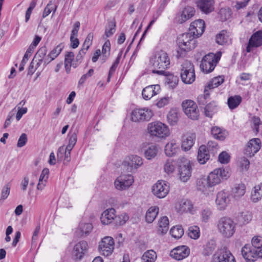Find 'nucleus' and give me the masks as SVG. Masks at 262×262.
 Here are the masks:
<instances>
[{"mask_svg": "<svg viewBox=\"0 0 262 262\" xmlns=\"http://www.w3.org/2000/svg\"><path fill=\"white\" fill-rule=\"evenodd\" d=\"M168 122L172 125L177 122L179 119V113L175 110H171L167 115Z\"/></svg>", "mask_w": 262, "mask_h": 262, "instance_id": "56", "label": "nucleus"}, {"mask_svg": "<svg viewBox=\"0 0 262 262\" xmlns=\"http://www.w3.org/2000/svg\"><path fill=\"white\" fill-rule=\"evenodd\" d=\"M194 35L190 32L181 34L178 38V43L180 50L177 51V57H183L186 52L194 49L196 47V40Z\"/></svg>", "mask_w": 262, "mask_h": 262, "instance_id": "2", "label": "nucleus"}, {"mask_svg": "<svg viewBox=\"0 0 262 262\" xmlns=\"http://www.w3.org/2000/svg\"><path fill=\"white\" fill-rule=\"evenodd\" d=\"M160 86L159 84L151 85L145 88L142 93L143 98L145 100H149L154 95L160 91Z\"/></svg>", "mask_w": 262, "mask_h": 262, "instance_id": "25", "label": "nucleus"}, {"mask_svg": "<svg viewBox=\"0 0 262 262\" xmlns=\"http://www.w3.org/2000/svg\"><path fill=\"white\" fill-rule=\"evenodd\" d=\"M157 253L152 250L145 252L141 257V262H155L157 259Z\"/></svg>", "mask_w": 262, "mask_h": 262, "instance_id": "41", "label": "nucleus"}, {"mask_svg": "<svg viewBox=\"0 0 262 262\" xmlns=\"http://www.w3.org/2000/svg\"><path fill=\"white\" fill-rule=\"evenodd\" d=\"M197 7L202 12L208 14L214 10L213 0H198Z\"/></svg>", "mask_w": 262, "mask_h": 262, "instance_id": "24", "label": "nucleus"}, {"mask_svg": "<svg viewBox=\"0 0 262 262\" xmlns=\"http://www.w3.org/2000/svg\"><path fill=\"white\" fill-rule=\"evenodd\" d=\"M170 233L175 238H180L184 234V230L181 226L173 227L170 230Z\"/></svg>", "mask_w": 262, "mask_h": 262, "instance_id": "51", "label": "nucleus"}, {"mask_svg": "<svg viewBox=\"0 0 262 262\" xmlns=\"http://www.w3.org/2000/svg\"><path fill=\"white\" fill-rule=\"evenodd\" d=\"M241 252L247 262H254L258 257L256 249L249 244H246L242 248Z\"/></svg>", "mask_w": 262, "mask_h": 262, "instance_id": "21", "label": "nucleus"}, {"mask_svg": "<svg viewBox=\"0 0 262 262\" xmlns=\"http://www.w3.org/2000/svg\"><path fill=\"white\" fill-rule=\"evenodd\" d=\"M211 262H236L231 252L223 249L217 251L213 256Z\"/></svg>", "mask_w": 262, "mask_h": 262, "instance_id": "13", "label": "nucleus"}, {"mask_svg": "<svg viewBox=\"0 0 262 262\" xmlns=\"http://www.w3.org/2000/svg\"><path fill=\"white\" fill-rule=\"evenodd\" d=\"M252 247L257 249L262 246V237L260 236H254L251 241Z\"/></svg>", "mask_w": 262, "mask_h": 262, "instance_id": "62", "label": "nucleus"}, {"mask_svg": "<svg viewBox=\"0 0 262 262\" xmlns=\"http://www.w3.org/2000/svg\"><path fill=\"white\" fill-rule=\"evenodd\" d=\"M236 225L231 219L223 217L218 221L217 229L224 237L229 238L235 233Z\"/></svg>", "mask_w": 262, "mask_h": 262, "instance_id": "3", "label": "nucleus"}, {"mask_svg": "<svg viewBox=\"0 0 262 262\" xmlns=\"http://www.w3.org/2000/svg\"><path fill=\"white\" fill-rule=\"evenodd\" d=\"M208 149L205 145H201L198 150V161L201 164H204L210 158Z\"/></svg>", "mask_w": 262, "mask_h": 262, "instance_id": "30", "label": "nucleus"}, {"mask_svg": "<svg viewBox=\"0 0 262 262\" xmlns=\"http://www.w3.org/2000/svg\"><path fill=\"white\" fill-rule=\"evenodd\" d=\"M229 177V171L224 168H216L210 172L207 176L211 187L220 184L222 181L227 180Z\"/></svg>", "mask_w": 262, "mask_h": 262, "instance_id": "6", "label": "nucleus"}, {"mask_svg": "<svg viewBox=\"0 0 262 262\" xmlns=\"http://www.w3.org/2000/svg\"><path fill=\"white\" fill-rule=\"evenodd\" d=\"M262 199V183L256 185L252 189L251 194V200L256 203Z\"/></svg>", "mask_w": 262, "mask_h": 262, "instance_id": "31", "label": "nucleus"}, {"mask_svg": "<svg viewBox=\"0 0 262 262\" xmlns=\"http://www.w3.org/2000/svg\"><path fill=\"white\" fill-rule=\"evenodd\" d=\"M252 219V215L250 212L246 211L241 213L238 220L240 223L243 224L248 223Z\"/></svg>", "mask_w": 262, "mask_h": 262, "instance_id": "57", "label": "nucleus"}, {"mask_svg": "<svg viewBox=\"0 0 262 262\" xmlns=\"http://www.w3.org/2000/svg\"><path fill=\"white\" fill-rule=\"evenodd\" d=\"M37 3V0H32L31 3L30 4V6L28 9L26 11V16H25V20L26 22H27L29 19H30L31 14L32 13V11L33 9L35 7Z\"/></svg>", "mask_w": 262, "mask_h": 262, "instance_id": "61", "label": "nucleus"}, {"mask_svg": "<svg viewBox=\"0 0 262 262\" xmlns=\"http://www.w3.org/2000/svg\"><path fill=\"white\" fill-rule=\"evenodd\" d=\"M163 168L166 173L168 174L172 173L176 169V165L173 160H167L164 164Z\"/></svg>", "mask_w": 262, "mask_h": 262, "instance_id": "48", "label": "nucleus"}, {"mask_svg": "<svg viewBox=\"0 0 262 262\" xmlns=\"http://www.w3.org/2000/svg\"><path fill=\"white\" fill-rule=\"evenodd\" d=\"M158 232L161 234H165L169 229V220L167 216H163L158 222Z\"/></svg>", "mask_w": 262, "mask_h": 262, "instance_id": "36", "label": "nucleus"}, {"mask_svg": "<svg viewBox=\"0 0 262 262\" xmlns=\"http://www.w3.org/2000/svg\"><path fill=\"white\" fill-rule=\"evenodd\" d=\"M261 46H262V30L258 31L252 35L249 40L246 51L250 53L252 51V48Z\"/></svg>", "mask_w": 262, "mask_h": 262, "instance_id": "18", "label": "nucleus"}, {"mask_svg": "<svg viewBox=\"0 0 262 262\" xmlns=\"http://www.w3.org/2000/svg\"><path fill=\"white\" fill-rule=\"evenodd\" d=\"M47 49L46 47H42L38 50L34 58L38 60L36 63L37 67L36 68L40 66L42 62V60H43V58L47 54Z\"/></svg>", "mask_w": 262, "mask_h": 262, "instance_id": "45", "label": "nucleus"}, {"mask_svg": "<svg viewBox=\"0 0 262 262\" xmlns=\"http://www.w3.org/2000/svg\"><path fill=\"white\" fill-rule=\"evenodd\" d=\"M195 11L194 8L190 6L186 7L182 11L178 14L176 17V21L179 24H183L194 16Z\"/></svg>", "mask_w": 262, "mask_h": 262, "instance_id": "23", "label": "nucleus"}, {"mask_svg": "<svg viewBox=\"0 0 262 262\" xmlns=\"http://www.w3.org/2000/svg\"><path fill=\"white\" fill-rule=\"evenodd\" d=\"M209 97V93L208 91L205 88L204 94L200 95L198 97V102L200 105H205L207 101V99Z\"/></svg>", "mask_w": 262, "mask_h": 262, "instance_id": "60", "label": "nucleus"}, {"mask_svg": "<svg viewBox=\"0 0 262 262\" xmlns=\"http://www.w3.org/2000/svg\"><path fill=\"white\" fill-rule=\"evenodd\" d=\"M148 131H166L169 130L167 126L159 121L149 123L147 126Z\"/></svg>", "mask_w": 262, "mask_h": 262, "instance_id": "32", "label": "nucleus"}, {"mask_svg": "<svg viewBox=\"0 0 262 262\" xmlns=\"http://www.w3.org/2000/svg\"><path fill=\"white\" fill-rule=\"evenodd\" d=\"M164 75L167 76L166 81L169 86L172 89L175 88L178 83L179 78L176 76H174L173 74H170L167 72H166V74Z\"/></svg>", "mask_w": 262, "mask_h": 262, "instance_id": "50", "label": "nucleus"}, {"mask_svg": "<svg viewBox=\"0 0 262 262\" xmlns=\"http://www.w3.org/2000/svg\"><path fill=\"white\" fill-rule=\"evenodd\" d=\"M215 244L213 241H209L205 245L204 250L203 254L205 255H208L210 254L213 250L215 248Z\"/></svg>", "mask_w": 262, "mask_h": 262, "instance_id": "58", "label": "nucleus"}, {"mask_svg": "<svg viewBox=\"0 0 262 262\" xmlns=\"http://www.w3.org/2000/svg\"><path fill=\"white\" fill-rule=\"evenodd\" d=\"M149 137L151 141L159 142L165 140L170 136L169 132H148Z\"/></svg>", "mask_w": 262, "mask_h": 262, "instance_id": "34", "label": "nucleus"}, {"mask_svg": "<svg viewBox=\"0 0 262 262\" xmlns=\"http://www.w3.org/2000/svg\"><path fill=\"white\" fill-rule=\"evenodd\" d=\"M178 163L180 179L184 182H187L191 176L192 162L189 159L182 157L178 159Z\"/></svg>", "mask_w": 262, "mask_h": 262, "instance_id": "4", "label": "nucleus"}, {"mask_svg": "<svg viewBox=\"0 0 262 262\" xmlns=\"http://www.w3.org/2000/svg\"><path fill=\"white\" fill-rule=\"evenodd\" d=\"M134 182V177L131 174H121L118 177L114 182V186L118 190H125L132 185Z\"/></svg>", "mask_w": 262, "mask_h": 262, "instance_id": "10", "label": "nucleus"}, {"mask_svg": "<svg viewBox=\"0 0 262 262\" xmlns=\"http://www.w3.org/2000/svg\"><path fill=\"white\" fill-rule=\"evenodd\" d=\"M158 148L157 146L152 145L149 146L144 151V156L147 160L154 158L157 155Z\"/></svg>", "mask_w": 262, "mask_h": 262, "instance_id": "46", "label": "nucleus"}, {"mask_svg": "<svg viewBox=\"0 0 262 262\" xmlns=\"http://www.w3.org/2000/svg\"><path fill=\"white\" fill-rule=\"evenodd\" d=\"M245 192L246 186L243 183L235 185L232 189V194L236 199L244 196Z\"/></svg>", "mask_w": 262, "mask_h": 262, "instance_id": "33", "label": "nucleus"}, {"mask_svg": "<svg viewBox=\"0 0 262 262\" xmlns=\"http://www.w3.org/2000/svg\"><path fill=\"white\" fill-rule=\"evenodd\" d=\"M75 68L77 67V63L74 60V54L72 52H67L64 56V67L66 72L68 73L70 72L71 68Z\"/></svg>", "mask_w": 262, "mask_h": 262, "instance_id": "29", "label": "nucleus"}, {"mask_svg": "<svg viewBox=\"0 0 262 262\" xmlns=\"http://www.w3.org/2000/svg\"><path fill=\"white\" fill-rule=\"evenodd\" d=\"M116 211L114 208H110L104 211L101 214L100 220L103 225H108L113 220L116 221Z\"/></svg>", "mask_w": 262, "mask_h": 262, "instance_id": "27", "label": "nucleus"}, {"mask_svg": "<svg viewBox=\"0 0 262 262\" xmlns=\"http://www.w3.org/2000/svg\"><path fill=\"white\" fill-rule=\"evenodd\" d=\"M169 191V186L166 181H158L152 187V192L159 198H165Z\"/></svg>", "mask_w": 262, "mask_h": 262, "instance_id": "12", "label": "nucleus"}, {"mask_svg": "<svg viewBox=\"0 0 262 262\" xmlns=\"http://www.w3.org/2000/svg\"><path fill=\"white\" fill-rule=\"evenodd\" d=\"M49 170L48 168H44L41 173L39 179V182L37 186V188L38 190H42L46 185V181L48 178Z\"/></svg>", "mask_w": 262, "mask_h": 262, "instance_id": "42", "label": "nucleus"}, {"mask_svg": "<svg viewBox=\"0 0 262 262\" xmlns=\"http://www.w3.org/2000/svg\"><path fill=\"white\" fill-rule=\"evenodd\" d=\"M159 212V208L157 206L150 207L146 211L145 220L148 223H151L157 216Z\"/></svg>", "mask_w": 262, "mask_h": 262, "instance_id": "37", "label": "nucleus"}, {"mask_svg": "<svg viewBox=\"0 0 262 262\" xmlns=\"http://www.w3.org/2000/svg\"><path fill=\"white\" fill-rule=\"evenodd\" d=\"M216 42L219 45H224L231 42L229 33L225 30H223L216 36Z\"/></svg>", "mask_w": 262, "mask_h": 262, "instance_id": "35", "label": "nucleus"}, {"mask_svg": "<svg viewBox=\"0 0 262 262\" xmlns=\"http://www.w3.org/2000/svg\"><path fill=\"white\" fill-rule=\"evenodd\" d=\"M116 21L114 19H113L108 21V23L105 27L104 35L103 36L104 39L112 36L116 31Z\"/></svg>", "mask_w": 262, "mask_h": 262, "instance_id": "38", "label": "nucleus"}, {"mask_svg": "<svg viewBox=\"0 0 262 262\" xmlns=\"http://www.w3.org/2000/svg\"><path fill=\"white\" fill-rule=\"evenodd\" d=\"M230 201V194L228 192L222 190L217 193L215 204L219 210H225L229 205Z\"/></svg>", "mask_w": 262, "mask_h": 262, "instance_id": "17", "label": "nucleus"}, {"mask_svg": "<svg viewBox=\"0 0 262 262\" xmlns=\"http://www.w3.org/2000/svg\"><path fill=\"white\" fill-rule=\"evenodd\" d=\"M150 62L154 68L152 70L153 73L159 75L166 74L165 70L169 67L170 60L166 52L163 51L159 52L150 59Z\"/></svg>", "mask_w": 262, "mask_h": 262, "instance_id": "1", "label": "nucleus"}, {"mask_svg": "<svg viewBox=\"0 0 262 262\" xmlns=\"http://www.w3.org/2000/svg\"><path fill=\"white\" fill-rule=\"evenodd\" d=\"M190 254V249L186 246H178L172 249L170 253V256L174 259L180 260L187 256Z\"/></svg>", "mask_w": 262, "mask_h": 262, "instance_id": "19", "label": "nucleus"}, {"mask_svg": "<svg viewBox=\"0 0 262 262\" xmlns=\"http://www.w3.org/2000/svg\"><path fill=\"white\" fill-rule=\"evenodd\" d=\"M93 229V226L91 223L81 222L79 225V229L80 231L81 235H88Z\"/></svg>", "mask_w": 262, "mask_h": 262, "instance_id": "43", "label": "nucleus"}, {"mask_svg": "<svg viewBox=\"0 0 262 262\" xmlns=\"http://www.w3.org/2000/svg\"><path fill=\"white\" fill-rule=\"evenodd\" d=\"M129 219V216L126 213H122L121 215L116 217V223L119 225L124 224Z\"/></svg>", "mask_w": 262, "mask_h": 262, "instance_id": "64", "label": "nucleus"}, {"mask_svg": "<svg viewBox=\"0 0 262 262\" xmlns=\"http://www.w3.org/2000/svg\"><path fill=\"white\" fill-rule=\"evenodd\" d=\"M68 144L66 146L68 150H72L77 142V135L75 132H70L68 137Z\"/></svg>", "mask_w": 262, "mask_h": 262, "instance_id": "52", "label": "nucleus"}, {"mask_svg": "<svg viewBox=\"0 0 262 262\" xmlns=\"http://www.w3.org/2000/svg\"><path fill=\"white\" fill-rule=\"evenodd\" d=\"M242 102V97L239 95L230 96L228 98L227 104L230 109L236 108Z\"/></svg>", "mask_w": 262, "mask_h": 262, "instance_id": "44", "label": "nucleus"}, {"mask_svg": "<svg viewBox=\"0 0 262 262\" xmlns=\"http://www.w3.org/2000/svg\"><path fill=\"white\" fill-rule=\"evenodd\" d=\"M196 136L194 133L187 132L182 139L181 148L185 151L189 150L193 146Z\"/></svg>", "mask_w": 262, "mask_h": 262, "instance_id": "22", "label": "nucleus"}, {"mask_svg": "<svg viewBox=\"0 0 262 262\" xmlns=\"http://www.w3.org/2000/svg\"><path fill=\"white\" fill-rule=\"evenodd\" d=\"M230 159V156L226 151H222L219 156V161L223 164L228 163Z\"/></svg>", "mask_w": 262, "mask_h": 262, "instance_id": "63", "label": "nucleus"}, {"mask_svg": "<svg viewBox=\"0 0 262 262\" xmlns=\"http://www.w3.org/2000/svg\"><path fill=\"white\" fill-rule=\"evenodd\" d=\"M217 111V104L215 101H212L207 104L204 108V113L206 116L211 117L213 114Z\"/></svg>", "mask_w": 262, "mask_h": 262, "instance_id": "40", "label": "nucleus"}, {"mask_svg": "<svg viewBox=\"0 0 262 262\" xmlns=\"http://www.w3.org/2000/svg\"><path fill=\"white\" fill-rule=\"evenodd\" d=\"M177 211L180 213L189 212L193 214L195 210L193 209L191 202L188 200H184L180 202L176 206Z\"/></svg>", "mask_w": 262, "mask_h": 262, "instance_id": "28", "label": "nucleus"}, {"mask_svg": "<svg viewBox=\"0 0 262 262\" xmlns=\"http://www.w3.org/2000/svg\"><path fill=\"white\" fill-rule=\"evenodd\" d=\"M205 28V24L203 20L198 19L192 22L189 28L190 32L195 38L199 37L203 33Z\"/></svg>", "mask_w": 262, "mask_h": 262, "instance_id": "20", "label": "nucleus"}, {"mask_svg": "<svg viewBox=\"0 0 262 262\" xmlns=\"http://www.w3.org/2000/svg\"><path fill=\"white\" fill-rule=\"evenodd\" d=\"M152 111L147 107L134 109L131 114V119L134 122L148 121L153 116Z\"/></svg>", "mask_w": 262, "mask_h": 262, "instance_id": "9", "label": "nucleus"}, {"mask_svg": "<svg viewBox=\"0 0 262 262\" xmlns=\"http://www.w3.org/2000/svg\"><path fill=\"white\" fill-rule=\"evenodd\" d=\"M185 114L192 120H197L199 118V110L196 104L192 100H186L182 104Z\"/></svg>", "mask_w": 262, "mask_h": 262, "instance_id": "11", "label": "nucleus"}, {"mask_svg": "<svg viewBox=\"0 0 262 262\" xmlns=\"http://www.w3.org/2000/svg\"><path fill=\"white\" fill-rule=\"evenodd\" d=\"M188 235L192 239H196L200 236V228L198 226H191L188 230Z\"/></svg>", "mask_w": 262, "mask_h": 262, "instance_id": "49", "label": "nucleus"}, {"mask_svg": "<svg viewBox=\"0 0 262 262\" xmlns=\"http://www.w3.org/2000/svg\"><path fill=\"white\" fill-rule=\"evenodd\" d=\"M221 56V52L217 53V54L210 53L204 56L200 64L201 70L205 73L212 72L220 60Z\"/></svg>", "mask_w": 262, "mask_h": 262, "instance_id": "5", "label": "nucleus"}, {"mask_svg": "<svg viewBox=\"0 0 262 262\" xmlns=\"http://www.w3.org/2000/svg\"><path fill=\"white\" fill-rule=\"evenodd\" d=\"M180 150L179 145L175 140H171L165 146L164 152L166 156H174Z\"/></svg>", "mask_w": 262, "mask_h": 262, "instance_id": "26", "label": "nucleus"}, {"mask_svg": "<svg viewBox=\"0 0 262 262\" xmlns=\"http://www.w3.org/2000/svg\"><path fill=\"white\" fill-rule=\"evenodd\" d=\"M224 81V77L223 76H219L212 78L205 86L208 91L213 89L220 85Z\"/></svg>", "mask_w": 262, "mask_h": 262, "instance_id": "39", "label": "nucleus"}, {"mask_svg": "<svg viewBox=\"0 0 262 262\" xmlns=\"http://www.w3.org/2000/svg\"><path fill=\"white\" fill-rule=\"evenodd\" d=\"M143 164V161L141 157L132 155L125 158L122 165L128 172H135Z\"/></svg>", "mask_w": 262, "mask_h": 262, "instance_id": "7", "label": "nucleus"}, {"mask_svg": "<svg viewBox=\"0 0 262 262\" xmlns=\"http://www.w3.org/2000/svg\"><path fill=\"white\" fill-rule=\"evenodd\" d=\"M99 249L101 254L105 256L110 255L114 249V241L111 236L104 237L99 244Z\"/></svg>", "mask_w": 262, "mask_h": 262, "instance_id": "15", "label": "nucleus"}, {"mask_svg": "<svg viewBox=\"0 0 262 262\" xmlns=\"http://www.w3.org/2000/svg\"><path fill=\"white\" fill-rule=\"evenodd\" d=\"M88 245L86 242L81 241L76 243L73 249L72 255L74 259L80 260L87 252Z\"/></svg>", "mask_w": 262, "mask_h": 262, "instance_id": "16", "label": "nucleus"}, {"mask_svg": "<svg viewBox=\"0 0 262 262\" xmlns=\"http://www.w3.org/2000/svg\"><path fill=\"white\" fill-rule=\"evenodd\" d=\"M197 187L200 190L203 192L206 191L208 188H211L207 177L199 179L197 181Z\"/></svg>", "mask_w": 262, "mask_h": 262, "instance_id": "47", "label": "nucleus"}, {"mask_svg": "<svg viewBox=\"0 0 262 262\" xmlns=\"http://www.w3.org/2000/svg\"><path fill=\"white\" fill-rule=\"evenodd\" d=\"M261 147V141L258 138H253L249 140L246 145L244 154L247 157L251 158L257 153Z\"/></svg>", "mask_w": 262, "mask_h": 262, "instance_id": "14", "label": "nucleus"}, {"mask_svg": "<svg viewBox=\"0 0 262 262\" xmlns=\"http://www.w3.org/2000/svg\"><path fill=\"white\" fill-rule=\"evenodd\" d=\"M181 77L183 82L191 84L195 80L194 66L189 61L185 60L182 64Z\"/></svg>", "mask_w": 262, "mask_h": 262, "instance_id": "8", "label": "nucleus"}, {"mask_svg": "<svg viewBox=\"0 0 262 262\" xmlns=\"http://www.w3.org/2000/svg\"><path fill=\"white\" fill-rule=\"evenodd\" d=\"M11 185L9 183L5 185L3 188L0 198V204H2L4 201L7 199L10 194Z\"/></svg>", "mask_w": 262, "mask_h": 262, "instance_id": "55", "label": "nucleus"}, {"mask_svg": "<svg viewBox=\"0 0 262 262\" xmlns=\"http://www.w3.org/2000/svg\"><path fill=\"white\" fill-rule=\"evenodd\" d=\"M63 48L64 45L62 43H60L50 52V56L55 59L60 54Z\"/></svg>", "mask_w": 262, "mask_h": 262, "instance_id": "59", "label": "nucleus"}, {"mask_svg": "<svg viewBox=\"0 0 262 262\" xmlns=\"http://www.w3.org/2000/svg\"><path fill=\"white\" fill-rule=\"evenodd\" d=\"M237 163L241 171H247L249 168L250 162L249 160L245 157L239 158L238 160Z\"/></svg>", "mask_w": 262, "mask_h": 262, "instance_id": "53", "label": "nucleus"}, {"mask_svg": "<svg viewBox=\"0 0 262 262\" xmlns=\"http://www.w3.org/2000/svg\"><path fill=\"white\" fill-rule=\"evenodd\" d=\"M57 9V6L52 1H50L47 6L45 7L42 14V17L45 18L48 16L52 11L55 13Z\"/></svg>", "mask_w": 262, "mask_h": 262, "instance_id": "54", "label": "nucleus"}]
</instances>
